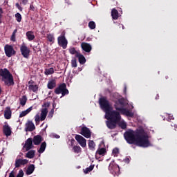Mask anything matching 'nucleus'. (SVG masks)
<instances>
[{
    "label": "nucleus",
    "mask_w": 177,
    "mask_h": 177,
    "mask_svg": "<svg viewBox=\"0 0 177 177\" xmlns=\"http://www.w3.org/2000/svg\"><path fill=\"white\" fill-rule=\"evenodd\" d=\"M124 93H127V86H124Z\"/></svg>",
    "instance_id": "64"
},
{
    "label": "nucleus",
    "mask_w": 177,
    "mask_h": 177,
    "mask_svg": "<svg viewBox=\"0 0 177 177\" xmlns=\"http://www.w3.org/2000/svg\"><path fill=\"white\" fill-rule=\"evenodd\" d=\"M4 118L6 120H10L12 118V110H10L9 106H7L4 111Z\"/></svg>",
    "instance_id": "18"
},
{
    "label": "nucleus",
    "mask_w": 177,
    "mask_h": 177,
    "mask_svg": "<svg viewBox=\"0 0 177 177\" xmlns=\"http://www.w3.org/2000/svg\"><path fill=\"white\" fill-rule=\"evenodd\" d=\"M69 146H71V147H73V146H74V143H75V140H74V138H72L71 140H69Z\"/></svg>",
    "instance_id": "47"
},
{
    "label": "nucleus",
    "mask_w": 177,
    "mask_h": 177,
    "mask_svg": "<svg viewBox=\"0 0 177 177\" xmlns=\"http://www.w3.org/2000/svg\"><path fill=\"white\" fill-rule=\"evenodd\" d=\"M32 140L35 146H38V145H41V142H42V136L40 135L35 136Z\"/></svg>",
    "instance_id": "19"
},
{
    "label": "nucleus",
    "mask_w": 177,
    "mask_h": 177,
    "mask_svg": "<svg viewBox=\"0 0 177 177\" xmlns=\"http://www.w3.org/2000/svg\"><path fill=\"white\" fill-rule=\"evenodd\" d=\"M47 39L49 42H55V36L53 34H47Z\"/></svg>",
    "instance_id": "37"
},
{
    "label": "nucleus",
    "mask_w": 177,
    "mask_h": 177,
    "mask_svg": "<svg viewBox=\"0 0 177 177\" xmlns=\"http://www.w3.org/2000/svg\"><path fill=\"white\" fill-rule=\"evenodd\" d=\"M0 77H1V81H3L7 86H13V85H15L13 75L10 73V71H9L8 68H0Z\"/></svg>",
    "instance_id": "3"
},
{
    "label": "nucleus",
    "mask_w": 177,
    "mask_h": 177,
    "mask_svg": "<svg viewBox=\"0 0 177 177\" xmlns=\"http://www.w3.org/2000/svg\"><path fill=\"white\" fill-rule=\"evenodd\" d=\"M21 106H26L27 103V96L23 95L21 98L19 99Z\"/></svg>",
    "instance_id": "33"
},
{
    "label": "nucleus",
    "mask_w": 177,
    "mask_h": 177,
    "mask_svg": "<svg viewBox=\"0 0 177 177\" xmlns=\"http://www.w3.org/2000/svg\"><path fill=\"white\" fill-rule=\"evenodd\" d=\"M55 113V109H52L51 111L49 112L48 116H50V118L53 117V113Z\"/></svg>",
    "instance_id": "49"
},
{
    "label": "nucleus",
    "mask_w": 177,
    "mask_h": 177,
    "mask_svg": "<svg viewBox=\"0 0 177 177\" xmlns=\"http://www.w3.org/2000/svg\"><path fill=\"white\" fill-rule=\"evenodd\" d=\"M73 149L74 153H75L76 154L81 153V150H82L81 147L75 145L73 146Z\"/></svg>",
    "instance_id": "40"
},
{
    "label": "nucleus",
    "mask_w": 177,
    "mask_h": 177,
    "mask_svg": "<svg viewBox=\"0 0 177 177\" xmlns=\"http://www.w3.org/2000/svg\"><path fill=\"white\" fill-rule=\"evenodd\" d=\"M15 6H16V8H19V6H20V4H19V3H17L16 4H15Z\"/></svg>",
    "instance_id": "62"
},
{
    "label": "nucleus",
    "mask_w": 177,
    "mask_h": 177,
    "mask_svg": "<svg viewBox=\"0 0 177 177\" xmlns=\"http://www.w3.org/2000/svg\"><path fill=\"white\" fill-rule=\"evenodd\" d=\"M124 160L126 162L129 163V158H127Z\"/></svg>",
    "instance_id": "60"
},
{
    "label": "nucleus",
    "mask_w": 177,
    "mask_h": 177,
    "mask_svg": "<svg viewBox=\"0 0 177 177\" xmlns=\"http://www.w3.org/2000/svg\"><path fill=\"white\" fill-rule=\"evenodd\" d=\"M45 149H46V142H43L40 145L39 149H38V153H39L40 154H42V153L45 151Z\"/></svg>",
    "instance_id": "30"
},
{
    "label": "nucleus",
    "mask_w": 177,
    "mask_h": 177,
    "mask_svg": "<svg viewBox=\"0 0 177 177\" xmlns=\"http://www.w3.org/2000/svg\"><path fill=\"white\" fill-rule=\"evenodd\" d=\"M119 26L121 28L122 27V30H124V25L123 24H119Z\"/></svg>",
    "instance_id": "56"
},
{
    "label": "nucleus",
    "mask_w": 177,
    "mask_h": 177,
    "mask_svg": "<svg viewBox=\"0 0 177 177\" xmlns=\"http://www.w3.org/2000/svg\"><path fill=\"white\" fill-rule=\"evenodd\" d=\"M88 27L90 30H95L96 28V24L93 21L88 22Z\"/></svg>",
    "instance_id": "38"
},
{
    "label": "nucleus",
    "mask_w": 177,
    "mask_h": 177,
    "mask_svg": "<svg viewBox=\"0 0 177 177\" xmlns=\"http://www.w3.org/2000/svg\"><path fill=\"white\" fill-rule=\"evenodd\" d=\"M120 112L118 111H114L113 109H109L108 111L105 112L106 120H111L112 121L120 122L121 121Z\"/></svg>",
    "instance_id": "4"
},
{
    "label": "nucleus",
    "mask_w": 177,
    "mask_h": 177,
    "mask_svg": "<svg viewBox=\"0 0 177 177\" xmlns=\"http://www.w3.org/2000/svg\"><path fill=\"white\" fill-rule=\"evenodd\" d=\"M5 54L7 57H12L13 55H16V51L13 49V46L7 44L4 47Z\"/></svg>",
    "instance_id": "9"
},
{
    "label": "nucleus",
    "mask_w": 177,
    "mask_h": 177,
    "mask_svg": "<svg viewBox=\"0 0 177 177\" xmlns=\"http://www.w3.org/2000/svg\"><path fill=\"white\" fill-rule=\"evenodd\" d=\"M57 42L59 46H62L63 49L67 48L68 41L66 39V32L63 31L59 37H57Z\"/></svg>",
    "instance_id": "7"
},
{
    "label": "nucleus",
    "mask_w": 177,
    "mask_h": 177,
    "mask_svg": "<svg viewBox=\"0 0 177 177\" xmlns=\"http://www.w3.org/2000/svg\"><path fill=\"white\" fill-rule=\"evenodd\" d=\"M3 13V10L2 8H0V15H2Z\"/></svg>",
    "instance_id": "59"
},
{
    "label": "nucleus",
    "mask_w": 177,
    "mask_h": 177,
    "mask_svg": "<svg viewBox=\"0 0 177 177\" xmlns=\"http://www.w3.org/2000/svg\"><path fill=\"white\" fill-rule=\"evenodd\" d=\"M20 50L22 56L25 59H28L30 57V48L26 46V44H23L20 47Z\"/></svg>",
    "instance_id": "10"
},
{
    "label": "nucleus",
    "mask_w": 177,
    "mask_h": 177,
    "mask_svg": "<svg viewBox=\"0 0 177 177\" xmlns=\"http://www.w3.org/2000/svg\"><path fill=\"white\" fill-rule=\"evenodd\" d=\"M112 153L114 156V157H118V154H120V150L118 149V148H114L112 151Z\"/></svg>",
    "instance_id": "41"
},
{
    "label": "nucleus",
    "mask_w": 177,
    "mask_h": 177,
    "mask_svg": "<svg viewBox=\"0 0 177 177\" xmlns=\"http://www.w3.org/2000/svg\"><path fill=\"white\" fill-rule=\"evenodd\" d=\"M174 115L171 114H167V121H171V120H174Z\"/></svg>",
    "instance_id": "48"
},
{
    "label": "nucleus",
    "mask_w": 177,
    "mask_h": 177,
    "mask_svg": "<svg viewBox=\"0 0 177 177\" xmlns=\"http://www.w3.org/2000/svg\"><path fill=\"white\" fill-rule=\"evenodd\" d=\"M35 170V166L34 165H30L28 167L26 170V175H31L32 172Z\"/></svg>",
    "instance_id": "27"
},
{
    "label": "nucleus",
    "mask_w": 177,
    "mask_h": 177,
    "mask_svg": "<svg viewBox=\"0 0 177 177\" xmlns=\"http://www.w3.org/2000/svg\"><path fill=\"white\" fill-rule=\"evenodd\" d=\"M95 146H96V145L93 140L88 141V149H90V150H95Z\"/></svg>",
    "instance_id": "36"
},
{
    "label": "nucleus",
    "mask_w": 177,
    "mask_h": 177,
    "mask_svg": "<svg viewBox=\"0 0 177 177\" xmlns=\"http://www.w3.org/2000/svg\"><path fill=\"white\" fill-rule=\"evenodd\" d=\"M99 104L102 110H104L105 113H106V111L109 110H113L111 104H110V102L107 100V98L106 97H100L99 99Z\"/></svg>",
    "instance_id": "5"
},
{
    "label": "nucleus",
    "mask_w": 177,
    "mask_h": 177,
    "mask_svg": "<svg viewBox=\"0 0 177 177\" xmlns=\"http://www.w3.org/2000/svg\"><path fill=\"white\" fill-rule=\"evenodd\" d=\"M3 133L6 136H10L12 135V129L9 124H6L3 126Z\"/></svg>",
    "instance_id": "17"
},
{
    "label": "nucleus",
    "mask_w": 177,
    "mask_h": 177,
    "mask_svg": "<svg viewBox=\"0 0 177 177\" xmlns=\"http://www.w3.org/2000/svg\"><path fill=\"white\" fill-rule=\"evenodd\" d=\"M106 154V148H99L95 153V158H97V155L104 156Z\"/></svg>",
    "instance_id": "25"
},
{
    "label": "nucleus",
    "mask_w": 177,
    "mask_h": 177,
    "mask_svg": "<svg viewBox=\"0 0 177 177\" xmlns=\"http://www.w3.org/2000/svg\"><path fill=\"white\" fill-rule=\"evenodd\" d=\"M55 137L56 138V139L60 138V136H59V135H55Z\"/></svg>",
    "instance_id": "63"
},
{
    "label": "nucleus",
    "mask_w": 177,
    "mask_h": 177,
    "mask_svg": "<svg viewBox=\"0 0 177 177\" xmlns=\"http://www.w3.org/2000/svg\"><path fill=\"white\" fill-rule=\"evenodd\" d=\"M71 66L73 67V68L77 67V59L73 58L71 60Z\"/></svg>",
    "instance_id": "44"
},
{
    "label": "nucleus",
    "mask_w": 177,
    "mask_h": 177,
    "mask_svg": "<svg viewBox=\"0 0 177 177\" xmlns=\"http://www.w3.org/2000/svg\"><path fill=\"white\" fill-rule=\"evenodd\" d=\"M119 122H115L114 120H108L106 122V127L109 128V129H115L117 127V124H118Z\"/></svg>",
    "instance_id": "15"
},
{
    "label": "nucleus",
    "mask_w": 177,
    "mask_h": 177,
    "mask_svg": "<svg viewBox=\"0 0 177 177\" xmlns=\"http://www.w3.org/2000/svg\"><path fill=\"white\" fill-rule=\"evenodd\" d=\"M48 89H53V88H56V80H49L47 84Z\"/></svg>",
    "instance_id": "23"
},
{
    "label": "nucleus",
    "mask_w": 177,
    "mask_h": 177,
    "mask_svg": "<svg viewBox=\"0 0 177 177\" xmlns=\"http://www.w3.org/2000/svg\"><path fill=\"white\" fill-rule=\"evenodd\" d=\"M75 139L82 147H86V139L84 138L81 135L76 134Z\"/></svg>",
    "instance_id": "12"
},
{
    "label": "nucleus",
    "mask_w": 177,
    "mask_h": 177,
    "mask_svg": "<svg viewBox=\"0 0 177 177\" xmlns=\"http://www.w3.org/2000/svg\"><path fill=\"white\" fill-rule=\"evenodd\" d=\"M94 168H95V165H91L88 167L86 168L84 172V174H89V172L93 171Z\"/></svg>",
    "instance_id": "35"
},
{
    "label": "nucleus",
    "mask_w": 177,
    "mask_h": 177,
    "mask_svg": "<svg viewBox=\"0 0 177 177\" xmlns=\"http://www.w3.org/2000/svg\"><path fill=\"white\" fill-rule=\"evenodd\" d=\"M55 108H56V103H53V110H55Z\"/></svg>",
    "instance_id": "55"
},
{
    "label": "nucleus",
    "mask_w": 177,
    "mask_h": 177,
    "mask_svg": "<svg viewBox=\"0 0 177 177\" xmlns=\"http://www.w3.org/2000/svg\"><path fill=\"white\" fill-rule=\"evenodd\" d=\"M28 84V85H34V84H35V82H34V80H30Z\"/></svg>",
    "instance_id": "52"
},
{
    "label": "nucleus",
    "mask_w": 177,
    "mask_h": 177,
    "mask_svg": "<svg viewBox=\"0 0 177 177\" xmlns=\"http://www.w3.org/2000/svg\"><path fill=\"white\" fill-rule=\"evenodd\" d=\"M0 23H2V14H0Z\"/></svg>",
    "instance_id": "61"
},
{
    "label": "nucleus",
    "mask_w": 177,
    "mask_h": 177,
    "mask_svg": "<svg viewBox=\"0 0 177 177\" xmlns=\"http://www.w3.org/2000/svg\"><path fill=\"white\" fill-rule=\"evenodd\" d=\"M26 37L28 41H32L35 38V36L34 35V33L32 31H28L26 32Z\"/></svg>",
    "instance_id": "31"
},
{
    "label": "nucleus",
    "mask_w": 177,
    "mask_h": 177,
    "mask_svg": "<svg viewBox=\"0 0 177 177\" xmlns=\"http://www.w3.org/2000/svg\"><path fill=\"white\" fill-rule=\"evenodd\" d=\"M15 18H16L17 21H18V23H20L21 21L22 17H21V15L20 13L17 12L15 14Z\"/></svg>",
    "instance_id": "42"
},
{
    "label": "nucleus",
    "mask_w": 177,
    "mask_h": 177,
    "mask_svg": "<svg viewBox=\"0 0 177 177\" xmlns=\"http://www.w3.org/2000/svg\"><path fill=\"white\" fill-rule=\"evenodd\" d=\"M55 73V68H46L44 71L45 75H51V74H53Z\"/></svg>",
    "instance_id": "32"
},
{
    "label": "nucleus",
    "mask_w": 177,
    "mask_h": 177,
    "mask_svg": "<svg viewBox=\"0 0 177 177\" xmlns=\"http://www.w3.org/2000/svg\"><path fill=\"white\" fill-rule=\"evenodd\" d=\"M40 120H41V118L39 117V115H36L35 116V121L36 124L39 123Z\"/></svg>",
    "instance_id": "46"
},
{
    "label": "nucleus",
    "mask_w": 177,
    "mask_h": 177,
    "mask_svg": "<svg viewBox=\"0 0 177 177\" xmlns=\"http://www.w3.org/2000/svg\"><path fill=\"white\" fill-rule=\"evenodd\" d=\"M48 115V109L43 108L41 111L40 121H45L46 116Z\"/></svg>",
    "instance_id": "20"
},
{
    "label": "nucleus",
    "mask_w": 177,
    "mask_h": 177,
    "mask_svg": "<svg viewBox=\"0 0 177 177\" xmlns=\"http://www.w3.org/2000/svg\"><path fill=\"white\" fill-rule=\"evenodd\" d=\"M81 48L82 50L84 52H86V53H89L91 50H92V46L89 44L88 43L83 42L81 44Z\"/></svg>",
    "instance_id": "16"
},
{
    "label": "nucleus",
    "mask_w": 177,
    "mask_h": 177,
    "mask_svg": "<svg viewBox=\"0 0 177 177\" xmlns=\"http://www.w3.org/2000/svg\"><path fill=\"white\" fill-rule=\"evenodd\" d=\"M17 9H19V10H20V12L23 11V8H21V6H20Z\"/></svg>",
    "instance_id": "57"
},
{
    "label": "nucleus",
    "mask_w": 177,
    "mask_h": 177,
    "mask_svg": "<svg viewBox=\"0 0 177 177\" xmlns=\"http://www.w3.org/2000/svg\"><path fill=\"white\" fill-rule=\"evenodd\" d=\"M39 88V87L37 84H35V85L30 84L28 86L29 91H31L32 92H34L35 93H37V92H38Z\"/></svg>",
    "instance_id": "26"
},
{
    "label": "nucleus",
    "mask_w": 177,
    "mask_h": 177,
    "mask_svg": "<svg viewBox=\"0 0 177 177\" xmlns=\"http://www.w3.org/2000/svg\"><path fill=\"white\" fill-rule=\"evenodd\" d=\"M55 93L56 95H60V93H62V96H66V95H68L67 85H66L65 83L59 84V86L55 88Z\"/></svg>",
    "instance_id": "6"
},
{
    "label": "nucleus",
    "mask_w": 177,
    "mask_h": 177,
    "mask_svg": "<svg viewBox=\"0 0 177 177\" xmlns=\"http://www.w3.org/2000/svg\"><path fill=\"white\" fill-rule=\"evenodd\" d=\"M125 140L129 145H136L140 147H150L151 143L149 140V135L145 133L143 130L136 132L133 130L126 131L124 133Z\"/></svg>",
    "instance_id": "1"
},
{
    "label": "nucleus",
    "mask_w": 177,
    "mask_h": 177,
    "mask_svg": "<svg viewBox=\"0 0 177 177\" xmlns=\"http://www.w3.org/2000/svg\"><path fill=\"white\" fill-rule=\"evenodd\" d=\"M17 9H19V10H20V12L23 11V8H21V6H20Z\"/></svg>",
    "instance_id": "58"
},
{
    "label": "nucleus",
    "mask_w": 177,
    "mask_h": 177,
    "mask_svg": "<svg viewBox=\"0 0 177 177\" xmlns=\"http://www.w3.org/2000/svg\"><path fill=\"white\" fill-rule=\"evenodd\" d=\"M27 164H28V160L19 158L15 160V168H20L21 165L24 166Z\"/></svg>",
    "instance_id": "13"
},
{
    "label": "nucleus",
    "mask_w": 177,
    "mask_h": 177,
    "mask_svg": "<svg viewBox=\"0 0 177 177\" xmlns=\"http://www.w3.org/2000/svg\"><path fill=\"white\" fill-rule=\"evenodd\" d=\"M25 157L26 158H34L35 157V150L28 151Z\"/></svg>",
    "instance_id": "29"
},
{
    "label": "nucleus",
    "mask_w": 177,
    "mask_h": 177,
    "mask_svg": "<svg viewBox=\"0 0 177 177\" xmlns=\"http://www.w3.org/2000/svg\"><path fill=\"white\" fill-rule=\"evenodd\" d=\"M127 106H128V102L124 98H120L115 101L114 107L116 111H119L120 114L126 115V117L133 118V113L127 109Z\"/></svg>",
    "instance_id": "2"
},
{
    "label": "nucleus",
    "mask_w": 177,
    "mask_h": 177,
    "mask_svg": "<svg viewBox=\"0 0 177 177\" xmlns=\"http://www.w3.org/2000/svg\"><path fill=\"white\" fill-rule=\"evenodd\" d=\"M69 53H71V55H75V57H77V55H80V53L77 51V50H75V48L73 47L69 49Z\"/></svg>",
    "instance_id": "34"
},
{
    "label": "nucleus",
    "mask_w": 177,
    "mask_h": 177,
    "mask_svg": "<svg viewBox=\"0 0 177 177\" xmlns=\"http://www.w3.org/2000/svg\"><path fill=\"white\" fill-rule=\"evenodd\" d=\"M32 110V106L29 107L28 109H26V111H22L20 114H19V118H21L23 117H26V115H27V114H28V113H30V111Z\"/></svg>",
    "instance_id": "28"
},
{
    "label": "nucleus",
    "mask_w": 177,
    "mask_h": 177,
    "mask_svg": "<svg viewBox=\"0 0 177 177\" xmlns=\"http://www.w3.org/2000/svg\"><path fill=\"white\" fill-rule=\"evenodd\" d=\"M76 57L78 58L79 62L81 64H85V63H86V59H85V57L82 54H77L76 55Z\"/></svg>",
    "instance_id": "24"
},
{
    "label": "nucleus",
    "mask_w": 177,
    "mask_h": 177,
    "mask_svg": "<svg viewBox=\"0 0 177 177\" xmlns=\"http://www.w3.org/2000/svg\"><path fill=\"white\" fill-rule=\"evenodd\" d=\"M24 172L23 171V169H20L16 177H24Z\"/></svg>",
    "instance_id": "45"
},
{
    "label": "nucleus",
    "mask_w": 177,
    "mask_h": 177,
    "mask_svg": "<svg viewBox=\"0 0 177 177\" xmlns=\"http://www.w3.org/2000/svg\"><path fill=\"white\" fill-rule=\"evenodd\" d=\"M80 135L86 138V139H89L91 136H92V132H91V129L86 127H82L80 131Z\"/></svg>",
    "instance_id": "11"
},
{
    "label": "nucleus",
    "mask_w": 177,
    "mask_h": 177,
    "mask_svg": "<svg viewBox=\"0 0 177 177\" xmlns=\"http://www.w3.org/2000/svg\"><path fill=\"white\" fill-rule=\"evenodd\" d=\"M119 127H121L122 129H127V123L125 122H120Z\"/></svg>",
    "instance_id": "43"
},
{
    "label": "nucleus",
    "mask_w": 177,
    "mask_h": 177,
    "mask_svg": "<svg viewBox=\"0 0 177 177\" xmlns=\"http://www.w3.org/2000/svg\"><path fill=\"white\" fill-rule=\"evenodd\" d=\"M30 10H32V12H34L35 10V7H34V5L30 4Z\"/></svg>",
    "instance_id": "51"
},
{
    "label": "nucleus",
    "mask_w": 177,
    "mask_h": 177,
    "mask_svg": "<svg viewBox=\"0 0 177 177\" xmlns=\"http://www.w3.org/2000/svg\"><path fill=\"white\" fill-rule=\"evenodd\" d=\"M9 177H15V171H12L10 173Z\"/></svg>",
    "instance_id": "53"
},
{
    "label": "nucleus",
    "mask_w": 177,
    "mask_h": 177,
    "mask_svg": "<svg viewBox=\"0 0 177 177\" xmlns=\"http://www.w3.org/2000/svg\"><path fill=\"white\" fill-rule=\"evenodd\" d=\"M109 170L112 174V175H114V176H115V175H120V166L114 163V162H112L109 164Z\"/></svg>",
    "instance_id": "8"
},
{
    "label": "nucleus",
    "mask_w": 177,
    "mask_h": 177,
    "mask_svg": "<svg viewBox=\"0 0 177 177\" xmlns=\"http://www.w3.org/2000/svg\"><path fill=\"white\" fill-rule=\"evenodd\" d=\"M21 2L23 5H26V3H28V0H21Z\"/></svg>",
    "instance_id": "54"
},
{
    "label": "nucleus",
    "mask_w": 177,
    "mask_h": 177,
    "mask_svg": "<svg viewBox=\"0 0 177 177\" xmlns=\"http://www.w3.org/2000/svg\"><path fill=\"white\" fill-rule=\"evenodd\" d=\"M111 15L113 20H118V18L120 17V13L118 12V10H117V9L115 8L112 9L111 12Z\"/></svg>",
    "instance_id": "21"
},
{
    "label": "nucleus",
    "mask_w": 177,
    "mask_h": 177,
    "mask_svg": "<svg viewBox=\"0 0 177 177\" xmlns=\"http://www.w3.org/2000/svg\"><path fill=\"white\" fill-rule=\"evenodd\" d=\"M49 106H50V102H45L43 104V107H44V109H48V107H49Z\"/></svg>",
    "instance_id": "50"
},
{
    "label": "nucleus",
    "mask_w": 177,
    "mask_h": 177,
    "mask_svg": "<svg viewBox=\"0 0 177 177\" xmlns=\"http://www.w3.org/2000/svg\"><path fill=\"white\" fill-rule=\"evenodd\" d=\"M26 128H27V131H28L29 132H32V131H35V125L34 124L32 121L29 120L26 123Z\"/></svg>",
    "instance_id": "22"
},
{
    "label": "nucleus",
    "mask_w": 177,
    "mask_h": 177,
    "mask_svg": "<svg viewBox=\"0 0 177 177\" xmlns=\"http://www.w3.org/2000/svg\"><path fill=\"white\" fill-rule=\"evenodd\" d=\"M17 33V29H15L11 37H10V41H12V42H15L16 41V34Z\"/></svg>",
    "instance_id": "39"
},
{
    "label": "nucleus",
    "mask_w": 177,
    "mask_h": 177,
    "mask_svg": "<svg viewBox=\"0 0 177 177\" xmlns=\"http://www.w3.org/2000/svg\"><path fill=\"white\" fill-rule=\"evenodd\" d=\"M24 147L26 149V151H28L31 150V149H33L34 145H32V138H28L25 142V145L24 146Z\"/></svg>",
    "instance_id": "14"
}]
</instances>
